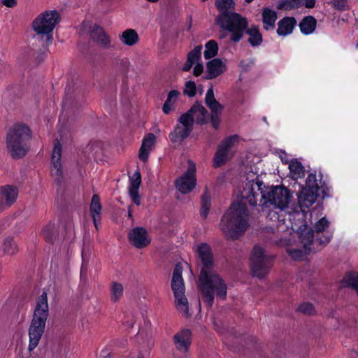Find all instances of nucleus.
Wrapping results in <instances>:
<instances>
[{
    "label": "nucleus",
    "mask_w": 358,
    "mask_h": 358,
    "mask_svg": "<svg viewBox=\"0 0 358 358\" xmlns=\"http://www.w3.org/2000/svg\"><path fill=\"white\" fill-rule=\"evenodd\" d=\"M62 151V145L58 140H56L52 153L51 163L52 168L51 169V173L52 176L55 177V180L58 185H61L64 178L61 164Z\"/></svg>",
    "instance_id": "16"
},
{
    "label": "nucleus",
    "mask_w": 358,
    "mask_h": 358,
    "mask_svg": "<svg viewBox=\"0 0 358 358\" xmlns=\"http://www.w3.org/2000/svg\"><path fill=\"white\" fill-rule=\"evenodd\" d=\"M331 238V234L328 231L322 234H316L315 236V243H317L322 248L330 242Z\"/></svg>",
    "instance_id": "41"
},
{
    "label": "nucleus",
    "mask_w": 358,
    "mask_h": 358,
    "mask_svg": "<svg viewBox=\"0 0 358 358\" xmlns=\"http://www.w3.org/2000/svg\"><path fill=\"white\" fill-rule=\"evenodd\" d=\"M1 193L6 199V206H10L17 199L18 189L15 186L6 185L1 187Z\"/></svg>",
    "instance_id": "30"
},
{
    "label": "nucleus",
    "mask_w": 358,
    "mask_h": 358,
    "mask_svg": "<svg viewBox=\"0 0 358 358\" xmlns=\"http://www.w3.org/2000/svg\"><path fill=\"white\" fill-rule=\"evenodd\" d=\"M32 131L25 124H15L9 128L6 138L8 154L14 159L26 156L30 150Z\"/></svg>",
    "instance_id": "4"
},
{
    "label": "nucleus",
    "mask_w": 358,
    "mask_h": 358,
    "mask_svg": "<svg viewBox=\"0 0 358 358\" xmlns=\"http://www.w3.org/2000/svg\"><path fill=\"white\" fill-rule=\"evenodd\" d=\"M185 113H189L192 119H194V122L199 125H203L209 122V113L199 101H195Z\"/></svg>",
    "instance_id": "17"
},
{
    "label": "nucleus",
    "mask_w": 358,
    "mask_h": 358,
    "mask_svg": "<svg viewBox=\"0 0 358 358\" xmlns=\"http://www.w3.org/2000/svg\"><path fill=\"white\" fill-rule=\"evenodd\" d=\"M48 315V296L47 293L44 292L38 298L33 318L29 328V343L28 350L29 352L34 350L38 345L44 333Z\"/></svg>",
    "instance_id": "5"
},
{
    "label": "nucleus",
    "mask_w": 358,
    "mask_h": 358,
    "mask_svg": "<svg viewBox=\"0 0 358 358\" xmlns=\"http://www.w3.org/2000/svg\"><path fill=\"white\" fill-rule=\"evenodd\" d=\"M357 46H358V43H357Z\"/></svg>",
    "instance_id": "63"
},
{
    "label": "nucleus",
    "mask_w": 358,
    "mask_h": 358,
    "mask_svg": "<svg viewBox=\"0 0 358 358\" xmlns=\"http://www.w3.org/2000/svg\"><path fill=\"white\" fill-rule=\"evenodd\" d=\"M138 358H145V357H143V355L141 353H140V354L138 355Z\"/></svg>",
    "instance_id": "58"
},
{
    "label": "nucleus",
    "mask_w": 358,
    "mask_h": 358,
    "mask_svg": "<svg viewBox=\"0 0 358 358\" xmlns=\"http://www.w3.org/2000/svg\"><path fill=\"white\" fill-rule=\"evenodd\" d=\"M182 266L177 263L174 267L172 280L171 289L173 290L175 303L177 309L182 313L186 317H189L188 301L185 295V285L182 277Z\"/></svg>",
    "instance_id": "10"
},
{
    "label": "nucleus",
    "mask_w": 358,
    "mask_h": 358,
    "mask_svg": "<svg viewBox=\"0 0 358 358\" xmlns=\"http://www.w3.org/2000/svg\"><path fill=\"white\" fill-rule=\"evenodd\" d=\"M289 255L291 257V258L295 261L301 259L303 256L306 255L307 254L304 250H302L301 249H293L289 252Z\"/></svg>",
    "instance_id": "48"
},
{
    "label": "nucleus",
    "mask_w": 358,
    "mask_h": 358,
    "mask_svg": "<svg viewBox=\"0 0 358 358\" xmlns=\"http://www.w3.org/2000/svg\"><path fill=\"white\" fill-rule=\"evenodd\" d=\"M1 3L3 5L8 8H13L17 5L16 0H2Z\"/></svg>",
    "instance_id": "52"
},
{
    "label": "nucleus",
    "mask_w": 358,
    "mask_h": 358,
    "mask_svg": "<svg viewBox=\"0 0 358 358\" xmlns=\"http://www.w3.org/2000/svg\"><path fill=\"white\" fill-rule=\"evenodd\" d=\"M43 235L47 242L53 243L58 238V229L55 224L49 223L43 229Z\"/></svg>",
    "instance_id": "32"
},
{
    "label": "nucleus",
    "mask_w": 358,
    "mask_h": 358,
    "mask_svg": "<svg viewBox=\"0 0 358 358\" xmlns=\"http://www.w3.org/2000/svg\"><path fill=\"white\" fill-rule=\"evenodd\" d=\"M347 0H331L332 6L338 10H345V2Z\"/></svg>",
    "instance_id": "49"
},
{
    "label": "nucleus",
    "mask_w": 358,
    "mask_h": 358,
    "mask_svg": "<svg viewBox=\"0 0 358 358\" xmlns=\"http://www.w3.org/2000/svg\"><path fill=\"white\" fill-rule=\"evenodd\" d=\"M274 259L275 256L266 254L262 247L258 245H255L250 257L253 275L259 279L264 278L269 273Z\"/></svg>",
    "instance_id": "9"
},
{
    "label": "nucleus",
    "mask_w": 358,
    "mask_h": 358,
    "mask_svg": "<svg viewBox=\"0 0 358 358\" xmlns=\"http://www.w3.org/2000/svg\"><path fill=\"white\" fill-rule=\"evenodd\" d=\"M221 114L222 113H214L209 114L210 123L213 127L215 129H217L220 127V124L221 122Z\"/></svg>",
    "instance_id": "47"
},
{
    "label": "nucleus",
    "mask_w": 358,
    "mask_h": 358,
    "mask_svg": "<svg viewBox=\"0 0 358 358\" xmlns=\"http://www.w3.org/2000/svg\"><path fill=\"white\" fill-rule=\"evenodd\" d=\"M102 206L98 194H94L90 206V213L94 227L98 230V224L101 220Z\"/></svg>",
    "instance_id": "23"
},
{
    "label": "nucleus",
    "mask_w": 358,
    "mask_h": 358,
    "mask_svg": "<svg viewBox=\"0 0 358 358\" xmlns=\"http://www.w3.org/2000/svg\"><path fill=\"white\" fill-rule=\"evenodd\" d=\"M90 36L94 42L97 43L102 48L106 49L110 48V38L101 26L94 24L90 29Z\"/></svg>",
    "instance_id": "19"
},
{
    "label": "nucleus",
    "mask_w": 358,
    "mask_h": 358,
    "mask_svg": "<svg viewBox=\"0 0 358 358\" xmlns=\"http://www.w3.org/2000/svg\"><path fill=\"white\" fill-rule=\"evenodd\" d=\"M59 20L60 15L57 10H47L33 21L32 27L37 34L34 38L38 40L43 48H46L52 43L53 40L52 32Z\"/></svg>",
    "instance_id": "6"
},
{
    "label": "nucleus",
    "mask_w": 358,
    "mask_h": 358,
    "mask_svg": "<svg viewBox=\"0 0 358 358\" xmlns=\"http://www.w3.org/2000/svg\"><path fill=\"white\" fill-rule=\"evenodd\" d=\"M296 23L297 22L294 17H283L278 22L277 34L280 36H285L292 34Z\"/></svg>",
    "instance_id": "24"
},
{
    "label": "nucleus",
    "mask_w": 358,
    "mask_h": 358,
    "mask_svg": "<svg viewBox=\"0 0 358 358\" xmlns=\"http://www.w3.org/2000/svg\"><path fill=\"white\" fill-rule=\"evenodd\" d=\"M245 33L249 35L248 43L252 47L259 46L262 41V35L259 31V27L257 25L252 24L250 27H248L245 30Z\"/></svg>",
    "instance_id": "25"
},
{
    "label": "nucleus",
    "mask_w": 358,
    "mask_h": 358,
    "mask_svg": "<svg viewBox=\"0 0 358 358\" xmlns=\"http://www.w3.org/2000/svg\"><path fill=\"white\" fill-rule=\"evenodd\" d=\"M128 217L133 220V215H132V206L130 205L128 207Z\"/></svg>",
    "instance_id": "56"
},
{
    "label": "nucleus",
    "mask_w": 358,
    "mask_h": 358,
    "mask_svg": "<svg viewBox=\"0 0 358 358\" xmlns=\"http://www.w3.org/2000/svg\"><path fill=\"white\" fill-rule=\"evenodd\" d=\"M201 50L202 45L196 46L192 50H191L187 54V59L192 63L195 64L196 62H199L201 59Z\"/></svg>",
    "instance_id": "43"
},
{
    "label": "nucleus",
    "mask_w": 358,
    "mask_h": 358,
    "mask_svg": "<svg viewBox=\"0 0 358 358\" xmlns=\"http://www.w3.org/2000/svg\"><path fill=\"white\" fill-rule=\"evenodd\" d=\"M196 87L194 81L189 80L185 83L183 94L189 97H193L196 95Z\"/></svg>",
    "instance_id": "46"
},
{
    "label": "nucleus",
    "mask_w": 358,
    "mask_h": 358,
    "mask_svg": "<svg viewBox=\"0 0 358 358\" xmlns=\"http://www.w3.org/2000/svg\"><path fill=\"white\" fill-rule=\"evenodd\" d=\"M179 95L180 92L177 90H171L169 92L167 99L162 107L163 112L165 114H169L172 110L171 106L176 101Z\"/></svg>",
    "instance_id": "35"
},
{
    "label": "nucleus",
    "mask_w": 358,
    "mask_h": 358,
    "mask_svg": "<svg viewBox=\"0 0 358 358\" xmlns=\"http://www.w3.org/2000/svg\"><path fill=\"white\" fill-rule=\"evenodd\" d=\"M238 136L235 134L223 139L217 146V150L213 159V166L220 167L227 163L230 149L238 141Z\"/></svg>",
    "instance_id": "13"
},
{
    "label": "nucleus",
    "mask_w": 358,
    "mask_h": 358,
    "mask_svg": "<svg viewBox=\"0 0 358 358\" xmlns=\"http://www.w3.org/2000/svg\"><path fill=\"white\" fill-rule=\"evenodd\" d=\"M289 169L291 173L297 175L299 177L304 176L305 169L296 159H293L290 162Z\"/></svg>",
    "instance_id": "38"
},
{
    "label": "nucleus",
    "mask_w": 358,
    "mask_h": 358,
    "mask_svg": "<svg viewBox=\"0 0 358 358\" xmlns=\"http://www.w3.org/2000/svg\"><path fill=\"white\" fill-rule=\"evenodd\" d=\"M204 57L209 59L215 57L218 53V44L215 40H210L206 43Z\"/></svg>",
    "instance_id": "36"
},
{
    "label": "nucleus",
    "mask_w": 358,
    "mask_h": 358,
    "mask_svg": "<svg viewBox=\"0 0 358 358\" xmlns=\"http://www.w3.org/2000/svg\"><path fill=\"white\" fill-rule=\"evenodd\" d=\"M174 130L170 133L169 138L173 143H181L193 131L194 119L189 113H183L178 119Z\"/></svg>",
    "instance_id": "11"
},
{
    "label": "nucleus",
    "mask_w": 358,
    "mask_h": 358,
    "mask_svg": "<svg viewBox=\"0 0 358 358\" xmlns=\"http://www.w3.org/2000/svg\"><path fill=\"white\" fill-rule=\"evenodd\" d=\"M206 69L204 78L212 80L222 74L227 70V66L220 59L214 58L206 63Z\"/></svg>",
    "instance_id": "18"
},
{
    "label": "nucleus",
    "mask_w": 358,
    "mask_h": 358,
    "mask_svg": "<svg viewBox=\"0 0 358 358\" xmlns=\"http://www.w3.org/2000/svg\"><path fill=\"white\" fill-rule=\"evenodd\" d=\"M304 228L300 227L299 238L303 244V250L306 254H310L312 251L311 245L315 243V236L313 229L308 227L307 224L303 225Z\"/></svg>",
    "instance_id": "22"
},
{
    "label": "nucleus",
    "mask_w": 358,
    "mask_h": 358,
    "mask_svg": "<svg viewBox=\"0 0 358 358\" xmlns=\"http://www.w3.org/2000/svg\"><path fill=\"white\" fill-rule=\"evenodd\" d=\"M343 282L345 283L346 286L356 290L358 294V274L352 273H348L343 278Z\"/></svg>",
    "instance_id": "40"
},
{
    "label": "nucleus",
    "mask_w": 358,
    "mask_h": 358,
    "mask_svg": "<svg viewBox=\"0 0 358 358\" xmlns=\"http://www.w3.org/2000/svg\"><path fill=\"white\" fill-rule=\"evenodd\" d=\"M215 24L221 30L231 34L230 41L233 43H238L243 38L245 30L249 24L246 17L236 12L229 15L224 14L222 17H215Z\"/></svg>",
    "instance_id": "7"
},
{
    "label": "nucleus",
    "mask_w": 358,
    "mask_h": 358,
    "mask_svg": "<svg viewBox=\"0 0 358 358\" xmlns=\"http://www.w3.org/2000/svg\"><path fill=\"white\" fill-rule=\"evenodd\" d=\"M227 36V34L225 33H222V34H220V36H219V38L220 39H223L225 37Z\"/></svg>",
    "instance_id": "57"
},
{
    "label": "nucleus",
    "mask_w": 358,
    "mask_h": 358,
    "mask_svg": "<svg viewBox=\"0 0 358 358\" xmlns=\"http://www.w3.org/2000/svg\"><path fill=\"white\" fill-rule=\"evenodd\" d=\"M128 240L137 249L145 248L151 242L147 229L143 227H136L131 229L128 233Z\"/></svg>",
    "instance_id": "14"
},
{
    "label": "nucleus",
    "mask_w": 358,
    "mask_h": 358,
    "mask_svg": "<svg viewBox=\"0 0 358 358\" xmlns=\"http://www.w3.org/2000/svg\"><path fill=\"white\" fill-rule=\"evenodd\" d=\"M315 0H304L303 5L307 8H313L315 6Z\"/></svg>",
    "instance_id": "53"
},
{
    "label": "nucleus",
    "mask_w": 358,
    "mask_h": 358,
    "mask_svg": "<svg viewBox=\"0 0 358 358\" xmlns=\"http://www.w3.org/2000/svg\"><path fill=\"white\" fill-rule=\"evenodd\" d=\"M133 327V323H131V324H130V327Z\"/></svg>",
    "instance_id": "62"
},
{
    "label": "nucleus",
    "mask_w": 358,
    "mask_h": 358,
    "mask_svg": "<svg viewBox=\"0 0 358 358\" xmlns=\"http://www.w3.org/2000/svg\"><path fill=\"white\" fill-rule=\"evenodd\" d=\"M211 207V199L209 195L204 193L201 196V208L200 210L201 216L206 219Z\"/></svg>",
    "instance_id": "37"
},
{
    "label": "nucleus",
    "mask_w": 358,
    "mask_h": 358,
    "mask_svg": "<svg viewBox=\"0 0 358 358\" xmlns=\"http://www.w3.org/2000/svg\"><path fill=\"white\" fill-rule=\"evenodd\" d=\"M102 354H103V355L104 357L109 356V354H108V355H105V351H104V350H103V351H102Z\"/></svg>",
    "instance_id": "59"
},
{
    "label": "nucleus",
    "mask_w": 358,
    "mask_h": 358,
    "mask_svg": "<svg viewBox=\"0 0 358 358\" xmlns=\"http://www.w3.org/2000/svg\"><path fill=\"white\" fill-rule=\"evenodd\" d=\"M156 136L153 133H148L143 138L139 150L138 157L141 161L146 162L150 152L155 145Z\"/></svg>",
    "instance_id": "20"
},
{
    "label": "nucleus",
    "mask_w": 358,
    "mask_h": 358,
    "mask_svg": "<svg viewBox=\"0 0 358 358\" xmlns=\"http://www.w3.org/2000/svg\"><path fill=\"white\" fill-rule=\"evenodd\" d=\"M297 311L306 315H313L315 314V307L313 303L310 302L301 303L297 308Z\"/></svg>",
    "instance_id": "44"
},
{
    "label": "nucleus",
    "mask_w": 358,
    "mask_h": 358,
    "mask_svg": "<svg viewBox=\"0 0 358 358\" xmlns=\"http://www.w3.org/2000/svg\"><path fill=\"white\" fill-rule=\"evenodd\" d=\"M277 20V13L275 11L264 8L262 11V22L264 23V29L268 30L269 28L275 27V22Z\"/></svg>",
    "instance_id": "29"
},
{
    "label": "nucleus",
    "mask_w": 358,
    "mask_h": 358,
    "mask_svg": "<svg viewBox=\"0 0 358 358\" xmlns=\"http://www.w3.org/2000/svg\"><path fill=\"white\" fill-rule=\"evenodd\" d=\"M196 252L201 266L199 287L203 302L210 308L214 303L215 294L217 298L226 299L227 286L220 275L214 271L215 262L210 246L202 243L198 245Z\"/></svg>",
    "instance_id": "1"
},
{
    "label": "nucleus",
    "mask_w": 358,
    "mask_h": 358,
    "mask_svg": "<svg viewBox=\"0 0 358 358\" xmlns=\"http://www.w3.org/2000/svg\"><path fill=\"white\" fill-rule=\"evenodd\" d=\"M141 184V175L139 171H136L132 177H129V192L138 191Z\"/></svg>",
    "instance_id": "39"
},
{
    "label": "nucleus",
    "mask_w": 358,
    "mask_h": 358,
    "mask_svg": "<svg viewBox=\"0 0 358 358\" xmlns=\"http://www.w3.org/2000/svg\"><path fill=\"white\" fill-rule=\"evenodd\" d=\"M215 6L219 14L215 17H222L224 14L229 15L234 12L235 2L234 0H215Z\"/></svg>",
    "instance_id": "26"
},
{
    "label": "nucleus",
    "mask_w": 358,
    "mask_h": 358,
    "mask_svg": "<svg viewBox=\"0 0 358 358\" xmlns=\"http://www.w3.org/2000/svg\"><path fill=\"white\" fill-rule=\"evenodd\" d=\"M329 189L324 182L318 185L315 173H310L306 180V186L302 187L298 194V201L300 206L309 208L316 201L317 197L322 199L329 196Z\"/></svg>",
    "instance_id": "8"
},
{
    "label": "nucleus",
    "mask_w": 358,
    "mask_h": 358,
    "mask_svg": "<svg viewBox=\"0 0 358 358\" xmlns=\"http://www.w3.org/2000/svg\"><path fill=\"white\" fill-rule=\"evenodd\" d=\"M234 201L221 218L220 229L229 241L239 240L247 230L249 212L245 199Z\"/></svg>",
    "instance_id": "3"
},
{
    "label": "nucleus",
    "mask_w": 358,
    "mask_h": 358,
    "mask_svg": "<svg viewBox=\"0 0 358 358\" xmlns=\"http://www.w3.org/2000/svg\"><path fill=\"white\" fill-rule=\"evenodd\" d=\"M120 39L124 44L132 46L138 43L139 38L136 30L129 29L122 32Z\"/></svg>",
    "instance_id": "31"
},
{
    "label": "nucleus",
    "mask_w": 358,
    "mask_h": 358,
    "mask_svg": "<svg viewBox=\"0 0 358 358\" xmlns=\"http://www.w3.org/2000/svg\"><path fill=\"white\" fill-rule=\"evenodd\" d=\"M282 161L284 163L287 164V161L284 162L282 159Z\"/></svg>",
    "instance_id": "61"
},
{
    "label": "nucleus",
    "mask_w": 358,
    "mask_h": 358,
    "mask_svg": "<svg viewBox=\"0 0 358 358\" xmlns=\"http://www.w3.org/2000/svg\"><path fill=\"white\" fill-rule=\"evenodd\" d=\"M264 189V183L257 176L255 179L245 182L240 191V197L245 199L252 207L257 206L259 201V205L261 206L268 207L270 204L280 210L288 208L292 198L289 189L282 185L273 186L267 193Z\"/></svg>",
    "instance_id": "2"
},
{
    "label": "nucleus",
    "mask_w": 358,
    "mask_h": 358,
    "mask_svg": "<svg viewBox=\"0 0 358 358\" xmlns=\"http://www.w3.org/2000/svg\"><path fill=\"white\" fill-rule=\"evenodd\" d=\"M203 71V66L201 63L196 62L195 66L194 67L193 74L195 76H200Z\"/></svg>",
    "instance_id": "51"
},
{
    "label": "nucleus",
    "mask_w": 358,
    "mask_h": 358,
    "mask_svg": "<svg viewBox=\"0 0 358 358\" xmlns=\"http://www.w3.org/2000/svg\"><path fill=\"white\" fill-rule=\"evenodd\" d=\"M304 0H280L277 6L278 10H291L301 7Z\"/></svg>",
    "instance_id": "34"
},
{
    "label": "nucleus",
    "mask_w": 358,
    "mask_h": 358,
    "mask_svg": "<svg viewBox=\"0 0 358 358\" xmlns=\"http://www.w3.org/2000/svg\"><path fill=\"white\" fill-rule=\"evenodd\" d=\"M205 103L210 109L211 113H222L224 109V106L215 99L212 87L207 90Z\"/></svg>",
    "instance_id": "28"
},
{
    "label": "nucleus",
    "mask_w": 358,
    "mask_h": 358,
    "mask_svg": "<svg viewBox=\"0 0 358 358\" xmlns=\"http://www.w3.org/2000/svg\"><path fill=\"white\" fill-rule=\"evenodd\" d=\"M129 192V195L131 196V198L132 199L134 203L137 205V206H139L141 204V197H140V195L138 194V191H131V192Z\"/></svg>",
    "instance_id": "50"
},
{
    "label": "nucleus",
    "mask_w": 358,
    "mask_h": 358,
    "mask_svg": "<svg viewBox=\"0 0 358 358\" xmlns=\"http://www.w3.org/2000/svg\"><path fill=\"white\" fill-rule=\"evenodd\" d=\"M123 294V286L121 283L113 282L111 287V300L118 301Z\"/></svg>",
    "instance_id": "42"
},
{
    "label": "nucleus",
    "mask_w": 358,
    "mask_h": 358,
    "mask_svg": "<svg viewBox=\"0 0 358 358\" xmlns=\"http://www.w3.org/2000/svg\"><path fill=\"white\" fill-rule=\"evenodd\" d=\"M329 222L324 217L315 223L313 229L314 233L316 234L325 232L326 229L329 228Z\"/></svg>",
    "instance_id": "45"
},
{
    "label": "nucleus",
    "mask_w": 358,
    "mask_h": 358,
    "mask_svg": "<svg viewBox=\"0 0 358 358\" xmlns=\"http://www.w3.org/2000/svg\"><path fill=\"white\" fill-rule=\"evenodd\" d=\"M85 105V102L80 99L78 94L73 93L70 87L65 91V97L63 101L62 110L66 115H73Z\"/></svg>",
    "instance_id": "15"
},
{
    "label": "nucleus",
    "mask_w": 358,
    "mask_h": 358,
    "mask_svg": "<svg viewBox=\"0 0 358 358\" xmlns=\"http://www.w3.org/2000/svg\"><path fill=\"white\" fill-rule=\"evenodd\" d=\"M252 63H253V62L246 63L245 61H241L240 62V66L243 68V71H248L250 70V69L251 67V64Z\"/></svg>",
    "instance_id": "54"
},
{
    "label": "nucleus",
    "mask_w": 358,
    "mask_h": 358,
    "mask_svg": "<svg viewBox=\"0 0 358 358\" xmlns=\"http://www.w3.org/2000/svg\"><path fill=\"white\" fill-rule=\"evenodd\" d=\"M317 20L312 15L305 16L299 22L300 31L304 35L313 34L317 27Z\"/></svg>",
    "instance_id": "27"
},
{
    "label": "nucleus",
    "mask_w": 358,
    "mask_h": 358,
    "mask_svg": "<svg viewBox=\"0 0 358 358\" xmlns=\"http://www.w3.org/2000/svg\"><path fill=\"white\" fill-rule=\"evenodd\" d=\"M188 165L187 171L175 181L176 189L184 194L192 192L196 185L195 164L192 161L188 160Z\"/></svg>",
    "instance_id": "12"
},
{
    "label": "nucleus",
    "mask_w": 358,
    "mask_h": 358,
    "mask_svg": "<svg viewBox=\"0 0 358 358\" xmlns=\"http://www.w3.org/2000/svg\"><path fill=\"white\" fill-rule=\"evenodd\" d=\"M253 0H245V1L248 3H250Z\"/></svg>",
    "instance_id": "60"
},
{
    "label": "nucleus",
    "mask_w": 358,
    "mask_h": 358,
    "mask_svg": "<svg viewBox=\"0 0 358 358\" xmlns=\"http://www.w3.org/2000/svg\"><path fill=\"white\" fill-rule=\"evenodd\" d=\"M176 348L180 351L187 352L192 341V332L188 329H184L173 336Z\"/></svg>",
    "instance_id": "21"
},
{
    "label": "nucleus",
    "mask_w": 358,
    "mask_h": 358,
    "mask_svg": "<svg viewBox=\"0 0 358 358\" xmlns=\"http://www.w3.org/2000/svg\"><path fill=\"white\" fill-rule=\"evenodd\" d=\"M3 253L7 255H14L18 252V246L14 238L11 236L6 238L2 245Z\"/></svg>",
    "instance_id": "33"
},
{
    "label": "nucleus",
    "mask_w": 358,
    "mask_h": 358,
    "mask_svg": "<svg viewBox=\"0 0 358 358\" xmlns=\"http://www.w3.org/2000/svg\"><path fill=\"white\" fill-rule=\"evenodd\" d=\"M193 64H193V63H192V62H190V60L189 61V60L187 59V61H186V62L185 63L184 66H182V70L183 71H189L191 69V68L192 67Z\"/></svg>",
    "instance_id": "55"
}]
</instances>
